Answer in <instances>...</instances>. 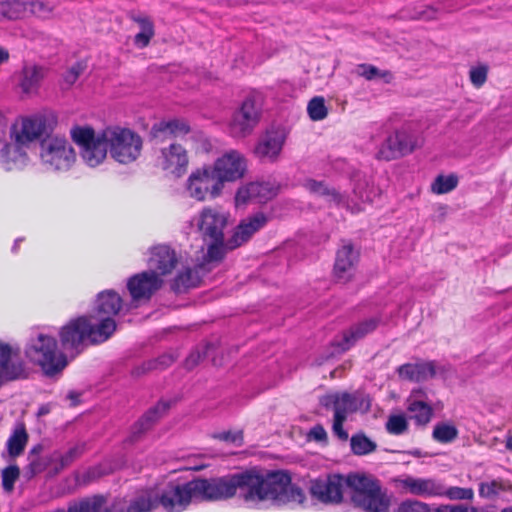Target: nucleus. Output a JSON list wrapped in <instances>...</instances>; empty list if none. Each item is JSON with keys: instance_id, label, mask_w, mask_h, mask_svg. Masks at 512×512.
I'll use <instances>...</instances> for the list:
<instances>
[{"instance_id": "nucleus-9", "label": "nucleus", "mask_w": 512, "mask_h": 512, "mask_svg": "<svg viewBox=\"0 0 512 512\" xmlns=\"http://www.w3.org/2000/svg\"><path fill=\"white\" fill-rule=\"evenodd\" d=\"M224 185L214 172L211 165L204 166L193 172L187 180V191L197 201L218 197Z\"/></svg>"}, {"instance_id": "nucleus-52", "label": "nucleus", "mask_w": 512, "mask_h": 512, "mask_svg": "<svg viewBox=\"0 0 512 512\" xmlns=\"http://www.w3.org/2000/svg\"><path fill=\"white\" fill-rule=\"evenodd\" d=\"M27 10L40 18H47L52 13L53 8L42 1H31L25 3Z\"/></svg>"}, {"instance_id": "nucleus-62", "label": "nucleus", "mask_w": 512, "mask_h": 512, "mask_svg": "<svg viewBox=\"0 0 512 512\" xmlns=\"http://www.w3.org/2000/svg\"><path fill=\"white\" fill-rule=\"evenodd\" d=\"M53 486L50 487L52 494L51 497H61L63 495L69 494L72 491L70 486H66V482H52Z\"/></svg>"}, {"instance_id": "nucleus-12", "label": "nucleus", "mask_w": 512, "mask_h": 512, "mask_svg": "<svg viewBox=\"0 0 512 512\" xmlns=\"http://www.w3.org/2000/svg\"><path fill=\"white\" fill-rule=\"evenodd\" d=\"M211 166L224 185L225 182H234L241 179L246 172L247 162L239 151L230 150L219 157Z\"/></svg>"}, {"instance_id": "nucleus-47", "label": "nucleus", "mask_w": 512, "mask_h": 512, "mask_svg": "<svg viewBox=\"0 0 512 512\" xmlns=\"http://www.w3.org/2000/svg\"><path fill=\"white\" fill-rule=\"evenodd\" d=\"M79 454H80V450L77 447L70 448L64 454H62L58 451H54L53 452V459H54L53 469H54V471L60 472L66 466L70 465Z\"/></svg>"}, {"instance_id": "nucleus-22", "label": "nucleus", "mask_w": 512, "mask_h": 512, "mask_svg": "<svg viewBox=\"0 0 512 512\" xmlns=\"http://www.w3.org/2000/svg\"><path fill=\"white\" fill-rule=\"evenodd\" d=\"M148 265L151 272L157 275L171 273L178 263L176 253L167 245H158L151 248Z\"/></svg>"}, {"instance_id": "nucleus-28", "label": "nucleus", "mask_w": 512, "mask_h": 512, "mask_svg": "<svg viewBox=\"0 0 512 512\" xmlns=\"http://www.w3.org/2000/svg\"><path fill=\"white\" fill-rule=\"evenodd\" d=\"M171 407L169 401H159L155 406L151 407L145 414L135 423L129 438L131 442L136 441L144 432L149 430Z\"/></svg>"}, {"instance_id": "nucleus-44", "label": "nucleus", "mask_w": 512, "mask_h": 512, "mask_svg": "<svg viewBox=\"0 0 512 512\" xmlns=\"http://www.w3.org/2000/svg\"><path fill=\"white\" fill-rule=\"evenodd\" d=\"M307 112L313 121H320L326 118L328 114L325 100L323 97L317 96L312 98L307 105Z\"/></svg>"}, {"instance_id": "nucleus-59", "label": "nucleus", "mask_w": 512, "mask_h": 512, "mask_svg": "<svg viewBox=\"0 0 512 512\" xmlns=\"http://www.w3.org/2000/svg\"><path fill=\"white\" fill-rule=\"evenodd\" d=\"M130 19L134 21L135 23L139 24L141 31L145 32H155L154 31V25L153 22L150 20L149 17L136 15V14H130Z\"/></svg>"}, {"instance_id": "nucleus-48", "label": "nucleus", "mask_w": 512, "mask_h": 512, "mask_svg": "<svg viewBox=\"0 0 512 512\" xmlns=\"http://www.w3.org/2000/svg\"><path fill=\"white\" fill-rule=\"evenodd\" d=\"M416 382H423L433 378L436 374V367L433 361L415 364Z\"/></svg>"}, {"instance_id": "nucleus-56", "label": "nucleus", "mask_w": 512, "mask_h": 512, "mask_svg": "<svg viewBox=\"0 0 512 512\" xmlns=\"http://www.w3.org/2000/svg\"><path fill=\"white\" fill-rule=\"evenodd\" d=\"M119 467H120L119 465H116L113 467L110 464L103 463V464H100L98 466L91 468L88 472V477L90 478V480L95 479V478H101V477L109 475L114 469L119 468Z\"/></svg>"}, {"instance_id": "nucleus-23", "label": "nucleus", "mask_w": 512, "mask_h": 512, "mask_svg": "<svg viewBox=\"0 0 512 512\" xmlns=\"http://www.w3.org/2000/svg\"><path fill=\"white\" fill-rule=\"evenodd\" d=\"M284 135L279 131H268L254 148L255 156L261 161L275 162L284 145Z\"/></svg>"}, {"instance_id": "nucleus-11", "label": "nucleus", "mask_w": 512, "mask_h": 512, "mask_svg": "<svg viewBox=\"0 0 512 512\" xmlns=\"http://www.w3.org/2000/svg\"><path fill=\"white\" fill-rule=\"evenodd\" d=\"M260 118V107L255 99L248 97L236 111L230 122V133L233 137L242 138L249 135Z\"/></svg>"}, {"instance_id": "nucleus-34", "label": "nucleus", "mask_w": 512, "mask_h": 512, "mask_svg": "<svg viewBox=\"0 0 512 512\" xmlns=\"http://www.w3.org/2000/svg\"><path fill=\"white\" fill-rule=\"evenodd\" d=\"M406 492L421 497H441L443 482H403Z\"/></svg>"}, {"instance_id": "nucleus-31", "label": "nucleus", "mask_w": 512, "mask_h": 512, "mask_svg": "<svg viewBox=\"0 0 512 512\" xmlns=\"http://www.w3.org/2000/svg\"><path fill=\"white\" fill-rule=\"evenodd\" d=\"M397 512H432L430 507L420 501H404L398 507ZM433 512H476L475 507L467 505H441Z\"/></svg>"}, {"instance_id": "nucleus-1", "label": "nucleus", "mask_w": 512, "mask_h": 512, "mask_svg": "<svg viewBox=\"0 0 512 512\" xmlns=\"http://www.w3.org/2000/svg\"><path fill=\"white\" fill-rule=\"evenodd\" d=\"M159 507L165 512H183L193 501H220L237 495L249 508L264 501L275 505H301L303 490L294 482H170L157 487Z\"/></svg>"}, {"instance_id": "nucleus-21", "label": "nucleus", "mask_w": 512, "mask_h": 512, "mask_svg": "<svg viewBox=\"0 0 512 512\" xmlns=\"http://www.w3.org/2000/svg\"><path fill=\"white\" fill-rule=\"evenodd\" d=\"M116 330V322L114 318L105 316L99 317L92 314L86 316V333L87 340L91 344H99L108 340Z\"/></svg>"}, {"instance_id": "nucleus-61", "label": "nucleus", "mask_w": 512, "mask_h": 512, "mask_svg": "<svg viewBox=\"0 0 512 512\" xmlns=\"http://www.w3.org/2000/svg\"><path fill=\"white\" fill-rule=\"evenodd\" d=\"M398 374L401 378L416 382L415 364H403L398 368Z\"/></svg>"}, {"instance_id": "nucleus-27", "label": "nucleus", "mask_w": 512, "mask_h": 512, "mask_svg": "<svg viewBox=\"0 0 512 512\" xmlns=\"http://www.w3.org/2000/svg\"><path fill=\"white\" fill-rule=\"evenodd\" d=\"M43 446L38 444L34 446L28 455L29 464L26 467V474L28 477H35L41 473H45L47 477H53L58 472L54 471L53 452L47 455H39Z\"/></svg>"}, {"instance_id": "nucleus-49", "label": "nucleus", "mask_w": 512, "mask_h": 512, "mask_svg": "<svg viewBox=\"0 0 512 512\" xmlns=\"http://www.w3.org/2000/svg\"><path fill=\"white\" fill-rule=\"evenodd\" d=\"M504 489L505 485L503 482H481L479 494L481 497L494 498L500 496Z\"/></svg>"}, {"instance_id": "nucleus-6", "label": "nucleus", "mask_w": 512, "mask_h": 512, "mask_svg": "<svg viewBox=\"0 0 512 512\" xmlns=\"http://www.w3.org/2000/svg\"><path fill=\"white\" fill-rule=\"evenodd\" d=\"M106 149L117 162L128 164L135 161L142 149L141 137L130 129L114 127L104 130Z\"/></svg>"}, {"instance_id": "nucleus-45", "label": "nucleus", "mask_w": 512, "mask_h": 512, "mask_svg": "<svg viewBox=\"0 0 512 512\" xmlns=\"http://www.w3.org/2000/svg\"><path fill=\"white\" fill-rule=\"evenodd\" d=\"M357 73L359 76L364 77L366 80L383 78L386 83H389L392 79V74L389 71H381L377 67L370 64L358 65Z\"/></svg>"}, {"instance_id": "nucleus-36", "label": "nucleus", "mask_w": 512, "mask_h": 512, "mask_svg": "<svg viewBox=\"0 0 512 512\" xmlns=\"http://www.w3.org/2000/svg\"><path fill=\"white\" fill-rule=\"evenodd\" d=\"M200 278L197 271L191 268H185L179 272L175 279L171 283V289L179 294L186 292L188 289L196 287L199 283Z\"/></svg>"}, {"instance_id": "nucleus-55", "label": "nucleus", "mask_w": 512, "mask_h": 512, "mask_svg": "<svg viewBox=\"0 0 512 512\" xmlns=\"http://www.w3.org/2000/svg\"><path fill=\"white\" fill-rule=\"evenodd\" d=\"M84 71V66L77 62L75 64H73L70 69L63 75V81L64 83L67 85V87H70L71 85H73L77 79L79 78V76L82 74V72Z\"/></svg>"}, {"instance_id": "nucleus-5", "label": "nucleus", "mask_w": 512, "mask_h": 512, "mask_svg": "<svg viewBox=\"0 0 512 512\" xmlns=\"http://www.w3.org/2000/svg\"><path fill=\"white\" fill-rule=\"evenodd\" d=\"M83 502H88V506L94 507L95 512H153L154 509L159 507L156 489H154L136 493L129 499L125 510L118 509L115 503L110 504L108 498L103 495H94L71 503L67 511L63 509H57L56 511L69 512L70 508Z\"/></svg>"}, {"instance_id": "nucleus-54", "label": "nucleus", "mask_w": 512, "mask_h": 512, "mask_svg": "<svg viewBox=\"0 0 512 512\" xmlns=\"http://www.w3.org/2000/svg\"><path fill=\"white\" fill-rule=\"evenodd\" d=\"M213 437L221 441L233 443L236 446H242L244 440L243 432L241 430L237 432L223 431L214 434Z\"/></svg>"}, {"instance_id": "nucleus-42", "label": "nucleus", "mask_w": 512, "mask_h": 512, "mask_svg": "<svg viewBox=\"0 0 512 512\" xmlns=\"http://www.w3.org/2000/svg\"><path fill=\"white\" fill-rule=\"evenodd\" d=\"M458 177L454 174L448 176L438 175L431 185V190L435 194H446L457 187Z\"/></svg>"}, {"instance_id": "nucleus-46", "label": "nucleus", "mask_w": 512, "mask_h": 512, "mask_svg": "<svg viewBox=\"0 0 512 512\" xmlns=\"http://www.w3.org/2000/svg\"><path fill=\"white\" fill-rule=\"evenodd\" d=\"M385 429L389 434L402 435L408 430V421L402 414H393L388 417Z\"/></svg>"}, {"instance_id": "nucleus-8", "label": "nucleus", "mask_w": 512, "mask_h": 512, "mask_svg": "<svg viewBox=\"0 0 512 512\" xmlns=\"http://www.w3.org/2000/svg\"><path fill=\"white\" fill-rule=\"evenodd\" d=\"M419 146L417 135L402 127L391 133L380 145L377 159L391 161L411 154Z\"/></svg>"}, {"instance_id": "nucleus-17", "label": "nucleus", "mask_w": 512, "mask_h": 512, "mask_svg": "<svg viewBox=\"0 0 512 512\" xmlns=\"http://www.w3.org/2000/svg\"><path fill=\"white\" fill-rule=\"evenodd\" d=\"M269 221V217L263 212H258L243 219L235 229L232 237L227 240L229 249H235L247 242L254 233L263 228Z\"/></svg>"}, {"instance_id": "nucleus-38", "label": "nucleus", "mask_w": 512, "mask_h": 512, "mask_svg": "<svg viewBox=\"0 0 512 512\" xmlns=\"http://www.w3.org/2000/svg\"><path fill=\"white\" fill-rule=\"evenodd\" d=\"M304 187L312 194L326 197L330 201L340 202L341 196L334 189L327 186L323 181H317L314 179H307L304 182Z\"/></svg>"}, {"instance_id": "nucleus-43", "label": "nucleus", "mask_w": 512, "mask_h": 512, "mask_svg": "<svg viewBox=\"0 0 512 512\" xmlns=\"http://www.w3.org/2000/svg\"><path fill=\"white\" fill-rule=\"evenodd\" d=\"M474 492L471 488H462L457 486H446L442 484L441 497L449 500H471Z\"/></svg>"}, {"instance_id": "nucleus-3", "label": "nucleus", "mask_w": 512, "mask_h": 512, "mask_svg": "<svg viewBox=\"0 0 512 512\" xmlns=\"http://www.w3.org/2000/svg\"><path fill=\"white\" fill-rule=\"evenodd\" d=\"M24 352L29 361L38 365L47 376L56 375L68 364L66 355L58 350L57 340L44 333L31 337Z\"/></svg>"}, {"instance_id": "nucleus-60", "label": "nucleus", "mask_w": 512, "mask_h": 512, "mask_svg": "<svg viewBox=\"0 0 512 512\" xmlns=\"http://www.w3.org/2000/svg\"><path fill=\"white\" fill-rule=\"evenodd\" d=\"M153 370H156L155 369V362L151 360H148V361H145L143 362L142 364L134 367L131 371V375L133 377H141L147 373H149L150 371H153Z\"/></svg>"}, {"instance_id": "nucleus-50", "label": "nucleus", "mask_w": 512, "mask_h": 512, "mask_svg": "<svg viewBox=\"0 0 512 512\" xmlns=\"http://www.w3.org/2000/svg\"><path fill=\"white\" fill-rule=\"evenodd\" d=\"M164 127L170 129L172 138L187 135L191 130L188 123L181 119L168 120Z\"/></svg>"}, {"instance_id": "nucleus-13", "label": "nucleus", "mask_w": 512, "mask_h": 512, "mask_svg": "<svg viewBox=\"0 0 512 512\" xmlns=\"http://www.w3.org/2000/svg\"><path fill=\"white\" fill-rule=\"evenodd\" d=\"M162 285L161 277L150 270L137 273L127 281V289L135 302L150 300Z\"/></svg>"}, {"instance_id": "nucleus-4", "label": "nucleus", "mask_w": 512, "mask_h": 512, "mask_svg": "<svg viewBox=\"0 0 512 512\" xmlns=\"http://www.w3.org/2000/svg\"><path fill=\"white\" fill-rule=\"evenodd\" d=\"M351 502L365 512H390L392 496L378 482H344Z\"/></svg>"}, {"instance_id": "nucleus-20", "label": "nucleus", "mask_w": 512, "mask_h": 512, "mask_svg": "<svg viewBox=\"0 0 512 512\" xmlns=\"http://www.w3.org/2000/svg\"><path fill=\"white\" fill-rule=\"evenodd\" d=\"M157 164L163 170L180 176L188 164L187 152L180 144L172 143L168 148L161 149Z\"/></svg>"}, {"instance_id": "nucleus-15", "label": "nucleus", "mask_w": 512, "mask_h": 512, "mask_svg": "<svg viewBox=\"0 0 512 512\" xmlns=\"http://www.w3.org/2000/svg\"><path fill=\"white\" fill-rule=\"evenodd\" d=\"M319 402L325 409H333L334 417L341 416L344 419L363 405V399H360L357 393L348 392L326 394L320 398Z\"/></svg>"}, {"instance_id": "nucleus-33", "label": "nucleus", "mask_w": 512, "mask_h": 512, "mask_svg": "<svg viewBox=\"0 0 512 512\" xmlns=\"http://www.w3.org/2000/svg\"><path fill=\"white\" fill-rule=\"evenodd\" d=\"M45 69L37 65H25L22 70L20 86L24 93H31L38 89L44 78Z\"/></svg>"}, {"instance_id": "nucleus-58", "label": "nucleus", "mask_w": 512, "mask_h": 512, "mask_svg": "<svg viewBox=\"0 0 512 512\" xmlns=\"http://www.w3.org/2000/svg\"><path fill=\"white\" fill-rule=\"evenodd\" d=\"M307 436L309 440H314L316 442L327 443L328 441L327 432L321 424L313 426Z\"/></svg>"}, {"instance_id": "nucleus-18", "label": "nucleus", "mask_w": 512, "mask_h": 512, "mask_svg": "<svg viewBox=\"0 0 512 512\" xmlns=\"http://www.w3.org/2000/svg\"><path fill=\"white\" fill-rule=\"evenodd\" d=\"M358 259L359 253L350 243L344 244L342 248L337 251L333 269L337 281L345 283L353 277Z\"/></svg>"}, {"instance_id": "nucleus-39", "label": "nucleus", "mask_w": 512, "mask_h": 512, "mask_svg": "<svg viewBox=\"0 0 512 512\" xmlns=\"http://www.w3.org/2000/svg\"><path fill=\"white\" fill-rule=\"evenodd\" d=\"M26 11V4L19 0L3 1L0 3V19H18L22 17Z\"/></svg>"}, {"instance_id": "nucleus-40", "label": "nucleus", "mask_w": 512, "mask_h": 512, "mask_svg": "<svg viewBox=\"0 0 512 512\" xmlns=\"http://www.w3.org/2000/svg\"><path fill=\"white\" fill-rule=\"evenodd\" d=\"M432 437L439 443H451L458 437V429L453 424L440 422L435 425Z\"/></svg>"}, {"instance_id": "nucleus-64", "label": "nucleus", "mask_w": 512, "mask_h": 512, "mask_svg": "<svg viewBox=\"0 0 512 512\" xmlns=\"http://www.w3.org/2000/svg\"><path fill=\"white\" fill-rule=\"evenodd\" d=\"M20 470L17 465H9L2 469V480H17Z\"/></svg>"}, {"instance_id": "nucleus-32", "label": "nucleus", "mask_w": 512, "mask_h": 512, "mask_svg": "<svg viewBox=\"0 0 512 512\" xmlns=\"http://www.w3.org/2000/svg\"><path fill=\"white\" fill-rule=\"evenodd\" d=\"M210 480L214 479L211 478ZM216 480H292V474L288 470H270L263 475L256 469H251L242 473H235L229 478L220 477Z\"/></svg>"}, {"instance_id": "nucleus-57", "label": "nucleus", "mask_w": 512, "mask_h": 512, "mask_svg": "<svg viewBox=\"0 0 512 512\" xmlns=\"http://www.w3.org/2000/svg\"><path fill=\"white\" fill-rule=\"evenodd\" d=\"M347 419L342 418L341 416L334 417L332 431L333 434L341 441H347L349 439V435L347 431L344 429L343 424Z\"/></svg>"}, {"instance_id": "nucleus-51", "label": "nucleus", "mask_w": 512, "mask_h": 512, "mask_svg": "<svg viewBox=\"0 0 512 512\" xmlns=\"http://www.w3.org/2000/svg\"><path fill=\"white\" fill-rule=\"evenodd\" d=\"M488 67L486 65H479L472 67L469 71L470 81L476 88H480L487 80Z\"/></svg>"}, {"instance_id": "nucleus-19", "label": "nucleus", "mask_w": 512, "mask_h": 512, "mask_svg": "<svg viewBox=\"0 0 512 512\" xmlns=\"http://www.w3.org/2000/svg\"><path fill=\"white\" fill-rule=\"evenodd\" d=\"M427 393L419 388L412 390L407 398V411L410 419L414 420L417 426H426L432 419L434 410L432 406L426 402Z\"/></svg>"}, {"instance_id": "nucleus-2", "label": "nucleus", "mask_w": 512, "mask_h": 512, "mask_svg": "<svg viewBox=\"0 0 512 512\" xmlns=\"http://www.w3.org/2000/svg\"><path fill=\"white\" fill-rule=\"evenodd\" d=\"M45 124L40 118H25L20 125L10 129V142L1 150V162L6 170L20 169L28 161L27 149L30 144L39 139Z\"/></svg>"}, {"instance_id": "nucleus-37", "label": "nucleus", "mask_w": 512, "mask_h": 512, "mask_svg": "<svg viewBox=\"0 0 512 512\" xmlns=\"http://www.w3.org/2000/svg\"><path fill=\"white\" fill-rule=\"evenodd\" d=\"M351 452L356 456H364L376 451L377 443L363 431L353 434L350 438Z\"/></svg>"}, {"instance_id": "nucleus-26", "label": "nucleus", "mask_w": 512, "mask_h": 512, "mask_svg": "<svg viewBox=\"0 0 512 512\" xmlns=\"http://www.w3.org/2000/svg\"><path fill=\"white\" fill-rule=\"evenodd\" d=\"M277 194V189L268 182H252L238 189L236 201L246 203L256 201L259 203L267 202Z\"/></svg>"}, {"instance_id": "nucleus-53", "label": "nucleus", "mask_w": 512, "mask_h": 512, "mask_svg": "<svg viewBox=\"0 0 512 512\" xmlns=\"http://www.w3.org/2000/svg\"><path fill=\"white\" fill-rule=\"evenodd\" d=\"M167 124V121L163 120L158 123H155L151 128V136L157 142H163L168 139H172V135L170 134V129L164 127Z\"/></svg>"}, {"instance_id": "nucleus-7", "label": "nucleus", "mask_w": 512, "mask_h": 512, "mask_svg": "<svg viewBox=\"0 0 512 512\" xmlns=\"http://www.w3.org/2000/svg\"><path fill=\"white\" fill-rule=\"evenodd\" d=\"M71 137L79 146L83 161L90 167H96L106 158L104 131L95 135L90 126H75L71 129Z\"/></svg>"}, {"instance_id": "nucleus-35", "label": "nucleus", "mask_w": 512, "mask_h": 512, "mask_svg": "<svg viewBox=\"0 0 512 512\" xmlns=\"http://www.w3.org/2000/svg\"><path fill=\"white\" fill-rule=\"evenodd\" d=\"M27 442L26 427L23 423H18L6 443L9 456L16 457L22 454Z\"/></svg>"}, {"instance_id": "nucleus-16", "label": "nucleus", "mask_w": 512, "mask_h": 512, "mask_svg": "<svg viewBox=\"0 0 512 512\" xmlns=\"http://www.w3.org/2000/svg\"><path fill=\"white\" fill-rule=\"evenodd\" d=\"M228 215L215 208H204L197 223L204 241L214 239L220 241L224 238Z\"/></svg>"}, {"instance_id": "nucleus-24", "label": "nucleus", "mask_w": 512, "mask_h": 512, "mask_svg": "<svg viewBox=\"0 0 512 512\" xmlns=\"http://www.w3.org/2000/svg\"><path fill=\"white\" fill-rule=\"evenodd\" d=\"M311 496L324 504H339L344 493L348 494L344 482H313Z\"/></svg>"}, {"instance_id": "nucleus-41", "label": "nucleus", "mask_w": 512, "mask_h": 512, "mask_svg": "<svg viewBox=\"0 0 512 512\" xmlns=\"http://www.w3.org/2000/svg\"><path fill=\"white\" fill-rule=\"evenodd\" d=\"M207 253L204 256L206 262H219L221 261L227 250H230L227 246V242H224V238L220 241L214 239H207Z\"/></svg>"}, {"instance_id": "nucleus-10", "label": "nucleus", "mask_w": 512, "mask_h": 512, "mask_svg": "<svg viewBox=\"0 0 512 512\" xmlns=\"http://www.w3.org/2000/svg\"><path fill=\"white\" fill-rule=\"evenodd\" d=\"M41 159L51 170L66 171L75 160L71 145L63 138H48L41 142Z\"/></svg>"}, {"instance_id": "nucleus-14", "label": "nucleus", "mask_w": 512, "mask_h": 512, "mask_svg": "<svg viewBox=\"0 0 512 512\" xmlns=\"http://www.w3.org/2000/svg\"><path fill=\"white\" fill-rule=\"evenodd\" d=\"M20 348L7 343H0V378L4 382L27 377L24 362L19 359Z\"/></svg>"}, {"instance_id": "nucleus-25", "label": "nucleus", "mask_w": 512, "mask_h": 512, "mask_svg": "<svg viewBox=\"0 0 512 512\" xmlns=\"http://www.w3.org/2000/svg\"><path fill=\"white\" fill-rule=\"evenodd\" d=\"M64 349H76L87 339L86 316H80L63 326L59 332Z\"/></svg>"}, {"instance_id": "nucleus-29", "label": "nucleus", "mask_w": 512, "mask_h": 512, "mask_svg": "<svg viewBox=\"0 0 512 512\" xmlns=\"http://www.w3.org/2000/svg\"><path fill=\"white\" fill-rule=\"evenodd\" d=\"M122 307V299L114 290H105L97 295L93 314L99 317H114Z\"/></svg>"}, {"instance_id": "nucleus-30", "label": "nucleus", "mask_w": 512, "mask_h": 512, "mask_svg": "<svg viewBox=\"0 0 512 512\" xmlns=\"http://www.w3.org/2000/svg\"><path fill=\"white\" fill-rule=\"evenodd\" d=\"M378 324V318H369L357 323L343 333L342 341L337 343V345L340 347L341 351L348 350L356 341L373 332L378 327Z\"/></svg>"}, {"instance_id": "nucleus-63", "label": "nucleus", "mask_w": 512, "mask_h": 512, "mask_svg": "<svg viewBox=\"0 0 512 512\" xmlns=\"http://www.w3.org/2000/svg\"><path fill=\"white\" fill-rule=\"evenodd\" d=\"M155 32H145V31H140L139 33H137L134 37V43L135 45H137L138 47H146L150 40L153 38Z\"/></svg>"}]
</instances>
